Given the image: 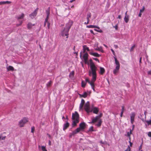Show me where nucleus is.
I'll use <instances>...</instances> for the list:
<instances>
[{"instance_id":"obj_1","label":"nucleus","mask_w":151,"mask_h":151,"mask_svg":"<svg viewBox=\"0 0 151 151\" xmlns=\"http://www.w3.org/2000/svg\"><path fill=\"white\" fill-rule=\"evenodd\" d=\"M79 115L77 111L72 114V119L73 120L72 124L73 127L76 126L79 122Z\"/></svg>"},{"instance_id":"obj_2","label":"nucleus","mask_w":151,"mask_h":151,"mask_svg":"<svg viewBox=\"0 0 151 151\" xmlns=\"http://www.w3.org/2000/svg\"><path fill=\"white\" fill-rule=\"evenodd\" d=\"M72 24V23L70 22H69L66 24L65 28L64 29L62 32V35L63 36H67L66 38H68V32Z\"/></svg>"},{"instance_id":"obj_3","label":"nucleus","mask_w":151,"mask_h":151,"mask_svg":"<svg viewBox=\"0 0 151 151\" xmlns=\"http://www.w3.org/2000/svg\"><path fill=\"white\" fill-rule=\"evenodd\" d=\"M97 68L91 69V70L89 71V75L91 76L92 75V78L91 81H95L96 78V70Z\"/></svg>"},{"instance_id":"obj_4","label":"nucleus","mask_w":151,"mask_h":151,"mask_svg":"<svg viewBox=\"0 0 151 151\" xmlns=\"http://www.w3.org/2000/svg\"><path fill=\"white\" fill-rule=\"evenodd\" d=\"M28 122V118L24 117L22 119L19 121V125L20 127H23L24 126V124Z\"/></svg>"},{"instance_id":"obj_5","label":"nucleus","mask_w":151,"mask_h":151,"mask_svg":"<svg viewBox=\"0 0 151 151\" xmlns=\"http://www.w3.org/2000/svg\"><path fill=\"white\" fill-rule=\"evenodd\" d=\"M84 109L88 113L91 112V110H90V104L89 101H87L84 105Z\"/></svg>"},{"instance_id":"obj_6","label":"nucleus","mask_w":151,"mask_h":151,"mask_svg":"<svg viewBox=\"0 0 151 151\" xmlns=\"http://www.w3.org/2000/svg\"><path fill=\"white\" fill-rule=\"evenodd\" d=\"M79 127L77 128L79 129V132L85 129L86 126V124L85 122H83L80 124Z\"/></svg>"},{"instance_id":"obj_7","label":"nucleus","mask_w":151,"mask_h":151,"mask_svg":"<svg viewBox=\"0 0 151 151\" xmlns=\"http://www.w3.org/2000/svg\"><path fill=\"white\" fill-rule=\"evenodd\" d=\"M38 9V8H37L32 13L29 14V16L31 18H33L36 16Z\"/></svg>"},{"instance_id":"obj_8","label":"nucleus","mask_w":151,"mask_h":151,"mask_svg":"<svg viewBox=\"0 0 151 151\" xmlns=\"http://www.w3.org/2000/svg\"><path fill=\"white\" fill-rule=\"evenodd\" d=\"M136 115V114L134 112H132L130 114L131 122L132 124H133L134 122V117Z\"/></svg>"},{"instance_id":"obj_9","label":"nucleus","mask_w":151,"mask_h":151,"mask_svg":"<svg viewBox=\"0 0 151 151\" xmlns=\"http://www.w3.org/2000/svg\"><path fill=\"white\" fill-rule=\"evenodd\" d=\"M79 132V129L77 128L75 130L70 133L69 137L70 138L72 137L73 136H74L76 134Z\"/></svg>"},{"instance_id":"obj_10","label":"nucleus","mask_w":151,"mask_h":151,"mask_svg":"<svg viewBox=\"0 0 151 151\" xmlns=\"http://www.w3.org/2000/svg\"><path fill=\"white\" fill-rule=\"evenodd\" d=\"M88 55L87 53H86L84 54L83 56L84 63H87L88 59Z\"/></svg>"},{"instance_id":"obj_11","label":"nucleus","mask_w":151,"mask_h":151,"mask_svg":"<svg viewBox=\"0 0 151 151\" xmlns=\"http://www.w3.org/2000/svg\"><path fill=\"white\" fill-rule=\"evenodd\" d=\"M89 62L90 63V68L91 69L97 68L94 63L93 62V60L91 59L89 60Z\"/></svg>"},{"instance_id":"obj_12","label":"nucleus","mask_w":151,"mask_h":151,"mask_svg":"<svg viewBox=\"0 0 151 151\" xmlns=\"http://www.w3.org/2000/svg\"><path fill=\"white\" fill-rule=\"evenodd\" d=\"M90 54L95 57H99L101 56V55L98 54L97 52H89Z\"/></svg>"},{"instance_id":"obj_13","label":"nucleus","mask_w":151,"mask_h":151,"mask_svg":"<svg viewBox=\"0 0 151 151\" xmlns=\"http://www.w3.org/2000/svg\"><path fill=\"white\" fill-rule=\"evenodd\" d=\"M91 111H93V113L96 114H98L99 111V109L97 107H94L92 109V110Z\"/></svg>"},{"instance_id":"obj_14","label":"nucleus","mask_w":151,"mask_h":151,"mask_svg":"<svg viewBox=\"0 0 151 151\" xmlns=\"http://www.w3.org/2000/svg\"><path fill=\"white\" fill-rule=\"evenodd\" d=\"M69 124L68 122H66L64 124L63 126V130H65L69 126Z\"/></svg>"},{"instance_id":"obj_15","label":"nucleus","mask_w":151,"mask_h":151,"mask_svg":"<svg viewBox=\"0 0 151 151\" xmlns=\"http://www.w3.org/2000/svg\"><path fill=\"white\" fill-rule=\"evenodd\" d=\"M119 68H120V67H118V66H116L115 69H114L113 71V73L114 75H116L117 74V73L118 72Z\"/></svg>"},{"instance_id":"obj_16","label":"nucleus","mask_w":151,"mask_h":151,"mask_svg":"<svg viewBox=\"0 0 151 151\" xmlns=\"http://www.w3.org/2000/svg\"><path fill=\"white\" fill-rule=\"evenodd\" d=\"M99 119L98 117L96 116L95 118H93L92 119L91 122H89V123L90 124L94 123L96 122Z\"/></svg>"},{"instance_id":"obj_17","label":"nucleus","mask_w":151,"mask_h":151,"mask_svg":"<svg viewBox=\"0 0 151 151\" xmlns=\"http://www.w3.org/2000/svg\"><path fill=\"white\" fill-rule=\"evenodd\" d=\"M114 59L115 64L116 65V66H118V67H120V64L119 61L117 60L116 56H114Z\"/></svg>"},{"instance_id":"obj_18","label":"nucleus","mask_w":151,"mask_h":151,"mask_svg":"<svg viewBox=\"0 0 151 151\" xmlns=\"http://www.w3.org/2000/svg\"><path fill=\"white\" fill-rule=\"evenodd\" d=\"M84 103H85V101H84V100L83 99H82L81 103L79 105V108L80 109H81L82 108Z\"/></svg>"},{"instance_id":"obj_19","label":"nucleus","mask_w":151,"mask_h":151,"mask_svg":"<svg viewBox=\"0 0 151 151\" xmlns=\"http://www.w3.org/2000/svg\"><path fill=\"white\" fill-rule=\"evenodd\" d=\"M35 25V24H32L30 22H29L27 24V28L28 29H30L32 28V26Z\"/></svg>"},{"instance_id":"obj_20","label":"nucleus","mask_w":151,"mask_h":151,"mask_svg":"<svg viewBox=\"0 0 151 151\" xmlns=\"http://www.w3.org/2000/svg\"><path fill=\"white\" fill-rule=\"evenodd\" d=\"M100 71L99 73L101 75H103L105 72V70L104 68L100 67Z\"/></svg>"},{"instance_id":"obj_21","label":"nucleus","mask_w":151,"mask_h":151,"mask_svg":"<svg viewBox=\"0 0 151 151\" xmlns=\"http://www.w3.org/2000/svg\"><path fill=\"white\" fill-rule=\"evenodd\" d=\"M87 27L88 28H96L99 29L100 28L99 27L94 25H89L87 26Z\"/></svg>"},{"instance_id":"obj_22","label":"nucleus","mask_w":151,"mask_h":151,"mask_svg":"<svg viewBox=\"0 0 151 151\" xmlns=\"http://www.w3.org/2000/svg\"><path fill=\"white\" fill-rule=\"evenodd\" d=\"M46 12L47 14L46 18L49 19V16L50 14V7H49L48 9L46 10Z\"/></svg>"},{"instance_id":"obj_23","label":"nucleus","mask_w":151,"mask_h":151,"mask_svg":"<svg viewBox=\"0 0 151 151\" xmlns=\"http://www.w3.org/2000/svg\"><path fill=\"white\" fill-rule=\"evenodd\" d=\"M95 81H91L90 82V83H89L91 85V86L93 90V91H95V89L94 88V82Z\"/></svg>"},{"instance_id":"obj_24","label":"nucleus","mask_w":151,"mask_h":151,"mask_svg":"<svg viewBox=\"0 0 151 151\" xmlns=\"http://www.w3.org/2000/svg\"><path fill=\"white\" fill-rule=\"evenodd\" d=\"M6 68L7 71H8L10 70L13 71L14 70V68L12 66L10 65L7 67Z\"/></svg>"},{"instance_id":"obj_25","label":"nucleus","mask_w":151,"mask_h":151,"mask_svg":"<svg viewBox=\"0 0 151 151\" xmlns=\"http://www.w3.org/2000/svg\"><path fill=\"white\" fill-rule=\"evenodd\" d=\"M24 17V14L23 13H22V14L20 16H17L16 17L17 19L19 20L20 19H23Z\"/></svg>"},{"instance_id":"obj_26","label":"nucleus","mask_w":151,"mask_h":151,"mask_svg":"<svg viewBox=\"0 0 151 151\" xmlns=\"http://www.w3.org/2000/svg\"><path fill=\"white\" fill-rule=\"evenodd\" d=\"M124 20L125 22L127 23L129 21V16L126 15L124 18Z\"/></svg>"},{"instance_id":"obj_27","label":"nucleus","mask_w":151,"mask_h":151,"mask_svg":"<svg viewBox=\"0 0 151 151\" xmlns=\"http://www.w3.org/2000/svg\"><path fill=\"white\" fill-rule=\"evenodd\" d=\"M91 14L90 12L88 13L87 14V17L86 18L87 21L89 22V18L91 17Z\"/></svg>"},{"instance_id":"obj_28","label":"nucleus","mask_w":151,"mask_h":151,"mask_svg":"<svg viewBox=\"0 0 151 151\" xmlns=\"http://www.w3.org/2000/svg\"><path fill=\"white\" fill-rule=\"evenodd\" d=\"M52 82L51 81H50L47 84L46 86L47 87H50L52 84Z\"/></svg>"},{"instance_id":"obj_29","label":"nucleus","mask_w":151,"mask_h":151,"mask_svg":"<svg viewBox=\"0 0 151 151\" xmlns=\"http://www.w3.org/2000/svg\"><path fill=\"white\" fill-rule=\"evenodd\" d=\"M144 116V115L143 114H140V117L139 116L138 117V118H140L143 122H145V119H144L142 117V116Z\"/></svg>"},{"instance_id":"obj_30","label":"nucleus","mask_w":151,"mask_h":151,"mask_svg":"<svg viewBox=\"0 0 151 151\" xmlns=\"http://www.w3.org/2000/svg\"><path fill=\"white\" fill-rule=\"evenodd\" d=\"M151 119L149 120H145V122H146L148 125H151V116L150 117Z\"/></svg>"},{"instance_id":"obj_31","label":"nucleus","mask_w":151,"mask_h":151,"mask_svg":"<svg viewBox=\"0 0 151 151\" xmlns=\"http://www.w3.org/2000/svg\"><path fill=\"white\" fill-rule=\"evenodd\" d=\"M86 83L83 81H82L81 82V86L82 87L84 88L85 87Z\"/></svg>"},{"instance_id":"obj_32","label":"nucleus","mask_w":151,"mask_h":151,"mask_svg":"<svg viewBox=\"0 0 151 151\" xmlns=\"http://www.w3.org/2000/svg\"><path fill=\"white\" fill-rule=\"evenodd\" d=\"M132 133V130L131 129H130V131L129 132H128L127 133V136L129 137V139H130V135Z\"/></svg>"},{"instance_id":"obj_33","label":"nucleus","mask_w":151,"mask_h":151,"mask_svg":"<svg viewBox=\"0 0 151 151\" xmlns=\"http://www.w3.org/2000/svg\"><path fill=\"white\" fill-rule=\"evenodd\" d=\"M83 48L84 49L86 50H87L88 51H89L90 50L89 48L87 47L86 45H85L83 46Z\"/></svg>"},{"instance_id":"obj_34","label":"nucleus","mask_w":151,"mask_h":151,"mask_svg":"<svg viewBox=\"0 0 151 151\" xmlns=\"http://www.w3.org/2000/svg\"><path fill=\"white\" fill-rule=\"evenodd\" d=\"M42 150L43 151H47L45 147L44 146H41Z\"/></svg>"},{"instance_id":"obj_35","label":"nucleus","mask_w":151,"mask_h":151,"mask_svg":"<svg viewBox=\"0 0 151 151\" xmlns=\"http://www.w3.org/2000/svg\"><path fill=\"white\" fill-rule=\"evenodd\" d=\"M83 96H84V98H85L87 97V95H88V93L85 92L83 93Z\"/></svg>"},{"instance_id":"obj_36","label":"nucleus","mask_w":151,"mask_h":151,"mask_svg":"<svg viewBox=\"0 0 151 151\" xmlns=\"http://www.w3.org/2000/svg\"><path fill=\"white\" fill-rule=\"evenodd\" d=\"M102 123V121L101 120H100V121L98 122V123L96 125V126L98 127H99L101 126V124Z\"/></svg>"},{"instance_id":"obj_37","label":"nucleus","mask_w":151,"mask_h":151,"mask_svg":"<svg viewBox=\"0 0 151 151\" xmlns=\"http://www.w3.org/2000/svg\"><path fill=\"white\" fill-rule=\"evenodd\" d=\"M74 73V71H73L70 73L69 76L70 77L71 76H73Z\"/></svg>"},{"instance_id":"obj_38","label":"nucleus","mask_w":151,"mask_h":151,"mask_svg":"<svg viewBox=\"0 0 151 151\" xmlns=\"http://www.w3.org/2000/svg\"><path fill=\"white\" fill-rule=\"evenodd\" d=\"M88 131H93V126H91L89 129Z\"/></svg>"},{"instance_id":"obj_39","label":"nucleus","mask_w":151,"mask_h":151,"mask_svg":"<svg viewBox=\"0 0 151 151\" xmlns=\"http://www.w3.org/2000/svg\"><path fill=\"white\" fill-rule=\"evenodd\" d=\"M142 143L139 146V149H138V151H140L141 150H142Z\"/></svg>"},{"instance_id":"obj_40","label":"nucleus","mask_w":151,"mask_h":151,"mask_svg":"<svg viewBox=\"0 0 151 151\" xmlns=\"http://www.w3.org/2000/svg\"><path fill=\"white\" fill-rule=\"evenodd\" d=\"M144 9L145 7L144 6H143L142 8L140 10V12L141 13L143 12L144 10Z\"/></svg>"},{"instance_id":"obj_41","label":"nucleus","mask_w":151,"mask_h":151,"mask_svg":"<svg viewBox=\"0 0 151 151\" xmlns=\"http://www.w3.org/2000/svg\"><path fill=\"white\" fill-rule=\"evenodd\" d=\"M34 129H35V127H31V132L32 133H33Z\"/></svg>"},{"instance_id":"obj_42","label":"nucleus","mask_w":151,"mask_h":151,"mask_svg":"<svg viewBox=\"0 0 151 151\" xmlns=\"http://www.w3.org/2000/svg\"><path fill=\"white\" fill-rule=\"evenodd\" d=\"M22 22H23L22 21H20V23L19 24H16V26L18 27H19V26L21 25L22 24Z\"/></svg>"},{"instance_id":"obj_43","label":"nucleus","mask_w":151,"mask_h":151,"mask_svg":"<svg viewBox=\"0 0 151 151\" xmlns=\"http://www.w3.org/2000/svg\"><path fill=\"white\" fill-rule=\"evenodd\" d=\"M124 110V106H122V111H121V112H122L123 113Z\"/></svg>"},{"instance_id":"obj_44","label":"nucleus","mask_w":151,"mask_h":151,"mask_svg":"<svg viewBox=\"0 0 151 151\" xmlns=\"http://www.w3.org/2000/svg\"><path fill=\"white\" fill-rule=\"evenodd\" d=\"M111 51L112 52L113 54L115 56H116L115 52L114 51V50H113L112 49H111Z\"/></svg>"},{"instance_id":"obj_45","label":"nucleus","mask_w":151,"mask_h":151,"mask_svg":"<svg viewBox=\"0 0 151 151\" xmlns=\"http://www.w3.org/2000/svg\"><path fill=\"white\" fill-rule=\"evenodd\" d=\"M5 1V4H9L11 3V2L8 1Z\"/></svg>"},{"instance_id":"obj_46","label":"nucleus","mask_w":151,"mask_h":151,"mask_svg":"<svg viewBox=\"0 0 151 151\" xmlns=\"http://www.w3.org/2000/svg\"><path fill=\"white\" fill-rule=\"evenodd\" d=\"M113 27L116 30H117L118 29V24H116L115 26H113Z\"/></svg>"},{"instance_id":"obj_47","label":"nucleus","mask_w":151,"mask_h":151,"mask_svg":"<svg viewBox=\"0 0 151 151\" xmlns=\"http://www.w3.org/2000/svg\"><path fill=\"white\" fill-rule=\"evenodd\" d=\"M134 47H135V45H134L132 47H131L130 50V51H132L133 50Z\"/></svg>"},{"instance_id":"obj_48","label":"nucleus","mask_w":151,"mask_h":151,"mask_svg":"<svg viewBox=\"0 0 151 151\" xmlns=\"http://www.w3.org/2000/svg\"><path fill=\"white\" fill-rule=\"evenodd\" d=\"M147 135L149 137H151V132H149L147 134Z\"/></svg>"},{"instance_id":"obj_49","label":"nucleus","mask_w":151,"mask_h":151,"mask_svg":"<svg viewBox=\"0 0 151 151\" xmlns=\"http://www.w3.org/2000/svg\"><path fill=\"white\" fill-rule=\"evenodd\" d=\"M93 59L94 60H95L97 61L98 63L99 62V61L98 59H97V58H93Z\"/></svg>"},{"instance_id":"obj_50","label":"nucleus","mask_w":151,"mask_h":151,"mask_svg":"<svg viewBox=\"0 0 151 151\" xmlns=\"http://www.w3.org/2000/svg\"><path fill=\"white\" fill-rule=\"evenodd\" d=\"M85 81L86 82H88V83H90V81L88 79V78H86V79H85Z\"/></svg>"},{"instance_id":"obj_51","label":"nucleus","mask_w":151,"mask_h":151,"mask_svg":"<svg viewBox=\"0 0 151 151\" xmlns=\"http://www.w3.org/2000/svg\"><path fill=\"white\" fill-rule=\"evenodd\" d=\"M4 1H0V5L5 4Z\"/></svg>"},{"instance_id":"obj_52","label":"nucleus","mask_w":151,"mask_h":151,"mask_svg":"<svg viewBox=\"0 0 151 151\" xmlns=\"http://www.w3.org/2000/svg\"><path fill=\"white\" fill-rule=\"evenodd\" d=\"M47 26L48 29H49L50 27V23L49 22H47Z\"/></svg>"},{"instance_id":"obj_53","label":"nucleus","mask_w":151,"mask_h":151,"mask_svg":"<svg viewBox=\"0 0 151 151\" xmlns=\"http://www.w3.org/2000/svg\"><path fill=\"white\" fill-rule=\"evenodd\" d=\"M102 116V114L101 113L100 114L99 116H97L98 117V118L99 119L101 118Z\"/></svg>"},{"instance_id":"obj_54","label":"nucleus","mask_w":151,"mask_h":151,"mask_svg":"<svg viewBox=\"0 0 151 151\" xmlns=\"http://www.w3.org/2000/svg\"><path fill=\"white\" fill-rule=\"evenodd\" d=\"M147 74L148 75H151V70H150L149 71H148Z\"/></svg>"},{"instance_id":"obj_55","label":"nucleus","mask_w":151,"mask_h":151,"mask_svg":"<svg viewBox=\"0 0 151 151\" xmlns=\"http://www.w3.org/2000/svg\"><path fill=\"white\" fill-rule=\"evenodd\" d=\"M147 112L146 111H145L144 112V115H145V119H146V115Z\"/></svg>"},{"instance_id":"obj_56","label":"nucleus","mask_w":151,"mask_h":151,"mask_svg":"<svg viewBox=\"0 0 151 151\" xmlns=\"http://www.w3.org/2000/svg\"><path fill=\"white\" fill-rule=\"evenodd\" d=\"M79 95L81 97H83L84 98V96H83V94H79Z\"/></svg>"},{"instance_id":"obj_57","label":"nucleus","mask_w":151,"mask_h":151,"mask_svg":"<svg viewBox=\"0 0 151 151\" xmlns=\"http://www.w3.org/2000/svg\"><path fill=\"white\" fill-rule=\"evenodd\" d=\"M129 143H130V147H132V143L131 142L130 140L129 141Z\"/></svg>"},{"instance_id":"obj_58","label":"nucleus","mask_w":151,"mask_h":151,"mask_svg":"<svg viewBox=\"0 0 151 151\" xmlns=\"http://www.w3.org/2000/svg\"><path fill=\"white\" fill-rule=\"evenodd\" d=\"M6 136H4V137H3L2 138H1V139L2 140H4L6 138Z\"/></svg>"},{"instance_id":"obj_59","label":"nucleus","mask_w":151,"mask_h":151,"mask_svg":"<svg viewBox=\"0 0 151 151\" xmlns=\"http://www.w3.org/2000/svg\"><path fill=\"white\" fill-rule=\"evenodd\" d=\"M129 147H130L129 146H128V147L127 148V149L125 150V151H129V149L128 148Z\"/></svg>"},{"instance_id":"obj_60","label":"nucleus","mask_w":151,"mask_h":151,"mask_svg":"<svg viewBox=\"0 0 151 151\" xmlns=\"http://www.w3.org/2000/svg\"><path fill=\"white\" fill-rule=\"evenodd\" d=\"M48 19H47V18H46L45 19V22H48Z\"/></svg>"},{"instance_id":"obj_61","label":"nucleus","mask_w":151,"mask_h":151,"mask_svg":"<svg viewBox=\"0 0 151 151\" xmlns=\"http://www.w3.org/2000/svg\"><path fill=\"white\" fill-rule=\"evenodd\" d=\"M95 50H99V51L100 50V49L98 48H95Z\"/></svg>"},{"instance_id":"obj_62","label":"nucleus","mask_w":151,"mask_h":151,"mask_svg":"<svg viewBox=\"0 0 151 151\" xmlns=\"http://www.w3.org/2000/svg\"><path fill=\"white\" fill-rule=\"evenodd\" d=\"M90 32H91V33H92V34H94V32H93V30H90Z\"/></svg>"},{"instance_id":"obj_63","label":"nucleus","mask_w":151,"mask_h":151,"mask_svg":"<svg viewBox=\"0 0 151 151\" xmlns=\"http://www.w3.org/2000/svg\"><path fill=\"white\" fill-rule=\"evenodd\" d=\"M98 32L100 33H101L103 32L102 30L101 29H100L99 30H98Z\"/></svg>"},{"instance_id":"obj_64","label":"nucleus","mask_w":151,"mask_h":151,"mask_svg":"<svg viewBox=\"0 0 151 151\" xmlns=\"http://www.w3.org/2000/svg\"><path fill=\"white\" fill-rule=\"evenodd\" d=\"M142 15L141 12H139V14L138 16L139 17H141Z\"/></svg>"}]
</instances>
